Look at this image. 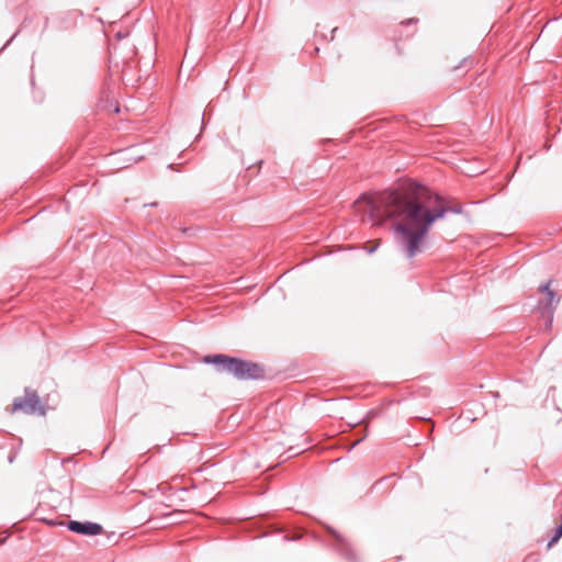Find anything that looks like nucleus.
I'll list each match as a JSON object with an SVG mask.
<instances>
[{
	"label": "nucleus",
	"instance_id": "5",
	"mask_svg": "<svg viewBox=\"0 0 562 562\" xmlns=\"http://www.w3.org/2000/svg\"><path fill=\"white\" fill-rule=\"evenodd\" d=\"M328 531L334 537V540H335L334 546H335L336 550L342 557H345L347 560H349L350 562H355L356 561L355 553H353L350 544L348 543V541L341 535L336 532L334 529L328 528Z\"/></svg>",
	"mask_w": 562,
	"mask_h": 562
},
{
	"label": "nucleus",
	"instance_id": "12",
	"mask_svg": "<svg viewBox=\"0 0 562 562\" xmlns=\"http://www.w3.org/2000/svg\"><path fill=\"white\" fill-rule=\"evenodd\" d=\"M417 20H414V19H409L407 20L405 23L409 24V23H413V22H416Z\"/></svg>",
	"mask_w": 562,
	"mask_h": 562
},
{
	"label": "nucleus",
	"instance_id": "7",
	"mask_svg": "<svg viewBox=\"0 0 562 562\" xmlns=\"http://www.w3.org/2000/svg\"><path fill=\"white\" fill-rule=\"evenodd\" d=\"M539 290L546 293V307L551 310L559 302V299L555 300V293L550 290V283L541 284Z\"/></svg>",
	"mask_w": 562,
	"mask_h": 562
},
{
	"label": "nucleus",
	"instance_id": "11",
	"mask_svg": "<svg viewBox=\"0 0 562 562\" xmlns=\"http://www.w3.org/2000/svg\"><path fill=\"white\" fill-rule=\"evenodd\" d=\"M205 124H206L205 114H203V116H202V126H205Z\"/></svg>",
	"mask_w": 562,
	"mask_h": 562
},
{
	"label": "nucleus",
	"instance_id": "8",
	"mask_svg": "<svg viewBox=\"0 0 562 562\" xmlns=\"http://www.w3.org/2000/svg\"><path fill=\"white\" fill-rule=\"evenodd\" d=\"M472 66H473V59L470 58V57H465V58L462 59V61H461V64L459 66L454 67V69L457 70V69H459L461 67L470 68Z\"/></svg>",
	"mask_w": 562,
	"mask_h": 562
},
{
	"label": "nucleus",
	"instance_id": "10",
	"mask_svg": "<svg viewBox=\"0 0 562 562\" xmlns=\"http://www.w3.org/2000/svg\"><path fill=\"white\" fill-rule=\"evenodd\" d=\"M378 247H379V244H376V245H374V246H372L370 248H367V250H368L369 254H373L378 249Z\"/></svg>",
	"mask_w": 562,
	"mask_h": 562
},
{
	"label": "nucleus",
	"instance_id": "6",
	"mask_svg": "<svg viewBox=\"0 0 562 562\" xmlns=\"http://www.w3.org/2000/svg\"><path fill=\"white\" fill-rule=\"evenodd\" d=\"M47 401L49 403L45 405L43 404L42 400L37 396V415H45L47 409H54L58 402V394H48Z\"/></svg>",
	"mask_w": 562,
	"mask_h": 562
},
{
	"label": "nucleus",
	"instance_id": "13",
	"mask_svg": "<svg viewBox=\"0 0 562 562\" xmlns=\"http://www.w3.org/2000/svg\"><path fill=\"white\" fill-rule=\"evenodd\" d=\"M337 30H338V27H334V29H333V31H331V33H333V35H331V40L334 38V33H335Z\"/></svg>",
	"mask_w": 562,
	"mask_h": 562
},
{
	"label": "nucleus",
	"instance_id": "3",
	"mask_svg": "<svg viewBox=\"0 0 562 562\" xmlns=\"http://www.w3.org/2000/svg\"><path fill=\"white\" fill-rule=\"evenodd\" d=\"M67 527L70 531L85 536H97L103 531L100 524L91 521L69 520Z\"/></svg>",
	"mask_w": 562,
	"mask_h": 562
},
{
	"label": "nucleus",
	"instance_id": "1",
	"mask_svg": "<svg viewBox=\"0 0 562 562\" xmlns=\"http://www.w3.org/2000/svg\"><path fill=\"white\" fill-rule=\"evenodd\" d=\"M368 207V217L375 225L396 218L393 231L407 258H413L420 251L422 243L436 220L442 218L449 212L462 213L460 204L448 206L442 196L424 187H418L409 195L398 191L384 192L378 201L370 200Z\"/></svg>",
	"mask_w": 562,
	"mask_h": 562
},
{
	"label": "nucleus",
	"instance_id": "4",
	"mask_svg": "<svg viewBox=\"0 0 562 562\" xmlns=\"http://www.w3.org/2000/svg\"><path fill=\"white\" fill-rule=\"evenodd\" d=\"M10 412H22L24 414H33L35 412V393L26 391L24 397L15 398Z\"/></svg>",
	"mask_w": 562,
	"mask_h": 562
},
{
	"label": "nucleus",
	"instance_id": "9",
	"mask_svg": "<svg viewBox=\"0 0 562 562\" xmlns=\"http://www.w3.org/2000/svg\"><path fill=\"white\" fill-rule=\"evenodd\" d=\"M367 437V432H364L362 435V437H360L359 439H357L352 445H351V449L355 448L357 445H359L364 438Z\"/></svg>",
	"mask_w": 562,
	"mask_h": 562
},
{
	"label": "nucleus",
	"instance_id": "2",
	"mask_svg": "<svg viewBox=\"0 0 562 562\" xmlns=\"http://www.w3.org/2000/svg\"><path fill=\"white\" fill-rule=\"evenodd\" d=\"M203 361L214 364L218 372L232 374L238 380H257L265 375L263 369L258 363L223 353L205 356Z\"/></svg>",
	"mask_w": 562,
	"mask_h": 562
}]
</instances>
